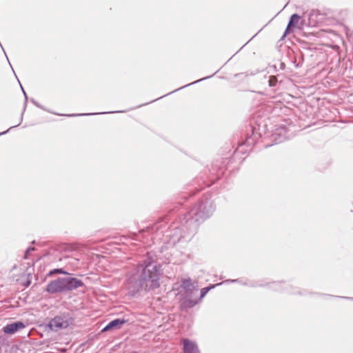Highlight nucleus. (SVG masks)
Wrapping results in <instances>:
<instances>
[{"mask_svg": "<svg viewBox=\"0 0 353 353\" xmlns=\"http://www.w3.org/2000/svg\"><path fill=\"white\" fill-rule=\"evenodd\" d=\"M215 211V205L208 196L201 198L189 211L179 216L163 232V241L170 245L179 241H190L197 232L199 225Z\"/></svg>", "mask_w": 353, "mask_h": 353, "instance_id": "obj_1", "label": "nucleus"}, {"mask_svg": "<svg viewBox=\"0 0 353 353\" xmlns=\"http://www.w3.org/2000/svg\"><path fill=\"white\" fill-rule=\"evenodd\" d=\"M160 266L151 258L139 263L128 274L125 282V289L131 296L140 291L150 292L160 287L161 277Z\"/></svg>", "mask_w": 353, "mask_h": 353, "instance_id": "obj_2", "label": "nucleus"}, {"mask_svg": "<svg viewBox=\"0 0 353 353\" xmlns=\"http://www.w3.org/2000/svg\"><path fill=\"white\" fill-rule=\"evenodd\" d=\"M84 285L83 282L77 278L59 277L51 281L46 286V292L54 294L70 292Z\"/></svg>", "mask_w": 353, "mask_h": 353, "instance_id": "obj_3", "label": "nucleus"}, {"mask_svg": "<svg viewBox=\"0 0 353 353\" xmlns=\"http://www.w3.org/2000/svg\"><path fill=\"white\" fill-rule=\"evenodd\" d=\"M182 288L184 290V296L180 300V305L182 309L192 308L198 303V301L192 299L194 286L192 283L190 278L184 279L182 281Z\"/></svg>", "mask_w": 353, "mask_h": 353, "instance_id": "obj_4", "label": "nucleus"}, {"mask_svg": "<svg viewBox=\"0 0 353 353\" xmlns=\"http://www.w3.org/2000/svg\"><path fill=\"white\" fill-rule=\"evenodd\" d=\"M74 319L69 315H58L49 321L48 327L50 330L57 332L61 329L67 328L74 323Z\"/></svg>", "mask_w": 353, "mask_h": 353, "instance_id": "obj_5", "label": "nucleus"}, {"mask_svg": "<svg viewBox=\"0 0 353 353\" xmlns=\"http://www.w3.org/2000/svg\"><path fill=\"white\" fill-rule=\"evenodd\" d=\"M289 131V128L285 125H280L276 128L271 135V140L273 143L268 144L265 147L268 148L274 144H278L289 139L292 137Z\"/></svg>", "mask_w": 353, "mask_h": 353, "instance_id": "obj_6", "label": "nucleus"}, {"mask_svg": "<svg viewBox=\"0 0 353 353\" xmlns=\"http://www.w3.org/2000/svg\"><path fill=\"white\" fill-rule=\"evenodd\" d=\"M251 134L246 136L245 141L239 145L236 151L241 153H245L244 147L247 146L250 148V150L252 149V147L256 143V141L259 137V134L256 133L254 129L252 127H250Z\"/></svg>", "mask_w": 353, "mask_h": 353, "instance_id": "obj_7", "label": "nucleus"}, {"mask_svg": "<svg viewBox=\"0 0 353 353\" xmlns=\"http://www.w3.org/2000/svg\"><path fill=\"white\" fill-rule=\"evenodd\" d=\"M183 345V353H199V350L196 343L188 339H181Z\"/></svg>", "mask_w": 353, "mask_h": 353, "instance_id": "obj_8", "label": "nucleus"}, {"mask_svg": "<svg viewBox=\"0 0 353 353\" xmlns=\"http://www.w3.org/2000/svg\"><path fill=\"white\" fill-rule=\"evenodd\" d=\"M25 327V325L21 321H15L14 323L7 324L3 327L5 334H12L21 329Z\"/></svg>", "mask_w": 353, "mask_h": 353, "instance_id": "obj_9", "label": "nucleus"}, {"mask_svg": "<svg viewBox=\"0 0 353 353\" xmlns=\"http://www.w3.org/2000/svg\"><path fill=\"white\" fill-rule=\"evenodd\" d=\"M127 321L124 319H116L109 322L103 329L102 332H107L112 330H119L125 324Z\"/></svg>", "mask_w": 353, "mask_h": 353, "instance_id": "obj_10", "label": "nucleus"}, {"mask_svg": "<svg viewBox=\"0 0 353 353\" xmlns=\"http://www.w3.org/2000/svg\"><path fill=\"white\" fill-rule=\"evenodd\" d=\"M319 14L317 10H312L308 14V25L314 26L316 23V20L314 19V17H317Z\"/></svg>", "mask_w": 353, "mask_h": 353, "instance_id": "obj_11", "label": "nucleus"}, {"mask_svg": "<svg viewBox=\"0 0 353 353\" xmlns=\"http://www.w3.org/2000/svg\"><path fill=\"white\" fill-rule=\"evenodd\" d=\"M222 283H217L216 285H212L211 286H208V287H205V288H203L201 290V293H200V298L196 299L198 301V303L199 302V301H201L205 295L212 288H214L215 286H217V285H221Z\"/></svg>", "mask_w": 353, "mask_h": 353, "instance_id": "obj_12", "label": "nucleus"}, {"mask_svg": "<svg viewBox=\"0 0 353 353\" xmlns=\"http://www.w3.org/2000/svg\"><path fill=\"white\" fill-rule=\"evenodd\" d=\"M301 19V17L298 14H293L288 21V23H290V26H295L298 22L299 20Z\"/></svg>", "mask_w": 353, "mask_h": 353, "instance_id": "obj_13", "label": "nucleus"}, {"mask_svg": "<svg viewBox=\"0 0 353 353\" xmlns=\"http://www.w3.org/2000/svg\"><path fill=\"white\" fill-rule=\"evenodd\" d=\"M122 111H112L108 112L107 113H114V112H121ZM105 112H102L101 114H104ZM98 113H88V114H66L68 117H77V116H89V115H95Z\"/></svg>", "mask_w": 353, "mask_h": 353, "instance_id": "obj_14", "label": "nucleus"}, {"mask_svg": "<svg viewBox=\"0 0 353 353\" xmlns=\"http://www.w3.org/2000/svg\"><path fill=\"white\" fill-rule=\"evenodd\" d=\"M214 74H215V73H214L213 74H212V75H210V76H209V77H206L201 78V79H199V80H196V81H194V82H192V83H189V84L185 85H183V86H182V87H181V88H178V89H176V90H175V91H178V90H181V89H182V88H186V87H188V86H189V85H191L195 84V83H199V82H200V81H203V80H205V79H208V78H210V77H212Z\"/></svg>", "mask_w": 353, "mask_h": 353, "instance_id": "obj_15", "label": "nucleus"}, {"mask_svg": "<svg viewBox=\"0 0 353 353\" xmlns=\"http://www.w3.org/2000/svg\"><path fill=\"white\" fill-rule=\"evenodd\" d=\"M55 272L56 273L63 274H69V273H68L67 272L63 270L62 268L54 269L53 270L50 271L48 274L49 275H52L53 273H55Z\"/></svg>", "mask_w": 353, "mask_h": 353, "instance_id": "obj_16", "label": "nucleus"}, {"mask_svg": "<svg viewBox=\"0 0 353 353\" xmlns=\"http://www.w3.org/2000/svg\"><path fill=\"white\" fill-rule=\"evenodd\" d=\"M268 83L270 87H274L276 85L277 79L275 77H270Z\"/></svg>", "mask_w": 353, "mask_h": 353, "instance_id": "obj_17", "label": "nucleus"}, {"mask_svg": "<svg viewBox=\"0 0 353 353\" xmlns=\"http://www.w3.org/2000/svg\"><path fill=\"white\" fill-rule=\"evenodd\" d=\"M292 27H293V26H290V23H288V26L285 30V32H284L282 37H286L287 34H288L290 32H292V30L291 28Z\"/></svg>", "mask_w": 353, "mask_h": 353, "instance_id": "obj_18", "label": "nucleus"}, {"mask_svg": "<svg viewBox=\"0 0 353 353\" xmlns=\"http://www.w3.org/2000/svg\"><path fill=\"white\" fill-rule=\"evenodd\" d=\"M272 289L275 290H280V286H281V283H274L272 284Z\"/></svg>", "mask_w": 353, "mask_h": 353, "instance_id": "obj_19", "label": "nucleus"}, {"mask_svg": "<svg viewBox=\"0 0 353 353\" xmlns=\"http://www.w3.org/2000/svg\"><path fill=\"white\" fill-rule=\"evenodd\" d=\"M32 250H34V248L29 247L28 248H27V250L26 251V254H25L24 258L25 259H28V252H30V251H32Z\"/></svg>", "mask_w": 353, "mask_h": 353, "instance_id": "obj_20", "label": "nucleus"}, {"mask_svg": "<svg viewBox=\"0 0 353 353\" xmlns=\"http://www.w3.org/2000/svg\"><path fill=\"white\" fill-rule=\"evenodd\" d=\"M31 102L33 104H34L37 107L43 109V107L37 101H36L34 99H31Z\"/></svg>", "mask_w": 353, "mask_h": 353, "instance_id": "obj_21", "label": "nucleus"}, {"mask_svg": "<svg viewBox=\"0 0 353 353\" xmlns=\"http://www.w3.org/2000/svg\"><path fill=\"white\" fill-rule=\"evenodd\" d=\"M21 90L23 91V95L25 97V105H26V103H27V101H28V97H27V94H26L25 90H23V87L21 85Z\"/></svg>", "mask_w": 353, "mask_h": 353, "instance_id": "obj_22", "label": "nucleus"}, {"mask_svg": "<svg viewBox=\"0 0 353 353\" xmlns=\"http://www.w3.org/2000/svg\"><path fill=\"white\" fill-rule=\"evenodd\" d=\"M21 90L23 91V95L25 97V105H26V103H27V101H28V97H27V94H26L25 90H23V87L21 85Z\"/></svg>", "mask_w": 353, "mask_h": 353, "instance_id": "obj_23", "label": "nucleus"}, {"mask_svg": "<svg viewBox=\"0 0 353 353\" xmlns=\"http://www.w3.org/2000/svg\"><path fill=\"white\" fill-rule=\"evenodd\" d=\"M224 282L225 283H236V282H239V279L226 280Z\"/></svg>", "mask_w": 353, "mask_h": 353, "instance_id": "obj_24", "label": "nucleus"}, {"mask_svg": "<svg viewBox=\"0 0 353 353\" xmlns=\"http://www.w3.org/2000/svg\"><path fill=\"white\" fill-rule=\"evenodd\" d=\"M19 124H21V122H19V124H17V125H14V126H11V127L8 129V130H10L11 128H15V127L18 126Z\"/></svg>", "mask_w": 353, "mask_h": 353, "instance_id": "obj_25", "label": "nucleus"}, {"mask_svg": "<svg viewBox=\"0 0 353 353\" xmlns=\"http://www.w3.org/2000/svg\"><path fill=\"white\" fill-rule=\"evenodd\" d=\"M8 132V130H7L6 131L0 132V136L6 134Z\"/></svg>", "mask_w": 353, "mask_h": 353, "instance_id": "obj_26", "label": "nucleus"}, {"mask_svg": "<svg viewBox=\"0 0 353 353\" xmlns=\"http://www.w3.org/2000/svg\"><path fill=\"white\" fill-rule=\"evenodd\" d=\"M340 298H342V299H352V298L347 297V296H340Z\"/></svg>", "mask_w": 353, "mask_h": 353, "instance_id": "obj_27", "label": "nucleus"}, {"mask_svg": "<svg viewBox=\"0 0 353 353\" xmlns=\"http://www.w3.org/2000/svg\"><path fill=\"white\" fill-rule=\"evenodd\" d=\"M175 92H176V91H175V90H174V91H172V92H170V93H168V94H164V97L168 96V94H172V93Z\"/></svg>", "mask_w": 353, "mask_h": 353, "instance_id": "obj_28", "label": "nucleus"}, {"mask_svg": "<svg viewBox=\"0 0 353 353\" xmlns=\"http://www.w3.org/2000/svg\"><path fill=\"white\" fill-rule=\"evenodd\" d=\"M175 92H176V91H175V90H174V91H172V92H170V93H168V94H164V97L168 96V94H172V93Z\"/></svg>", "mask_w": 353, "mask_h": 353, "instance_id": "obj_29", "label": "nucleus"}, {"mask_svg": "<svg viewBox=\"0 0 353 353\" xmlns=\"http://www.w3.org/2000/svg\"><path fill=\"white\" fill-rule=\"evenodd\" d=\"M157 229L158 230H160V228H159V227H157Z\"/></svg>", "mask_w": 353, "mask_h": 353, "instance_id": "obj_30", "label": "nucleus"}]
</instances>
